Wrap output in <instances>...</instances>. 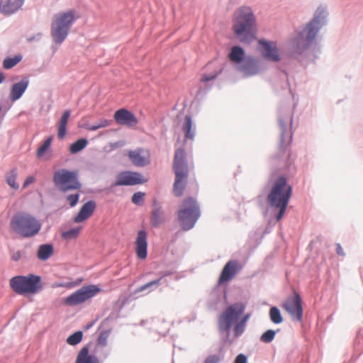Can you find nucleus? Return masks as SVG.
<instances>
[{"instance_id": "473e14b6", "label": "nucleus", "mask_w": 363, "mask_h": 363, "mask_svg": "<svg viewBox=\"0 0 363 363\" xmlns=\"http://www.w3.org/2000/svg\"><path fill=\"white\" fill-rule=\"evenodd\" d=\"M269 317L270 320L275 324H279L283 321L280 311L275 306L270 308Z\"/></svg>"}, {"instance_id": "8fccbe9b", "label": "nucleus", "mask_w": 363, "mask_h": 363, "mask_svg": "<svg viewBox=\"0 0 363 363\" xmlns=\"http://www.w3.org/2000/svg\"><path fill=\"white\" fill-rule=\"evenodd\" d=\"M336 252L339 255H341V256L345 255L343 249L340 244H337V245H336Z\"/></svg>"}, {"instance_id": "3c124183", "label": "nucleus", "mask_w": 363, "mask_h": 363, "mask_svg": "<svg viewBox=\"0 0 363 363\" xmlns=\"http://www.w3.org/2000/svg\"><path fill=\"white\" fill-rule=\"evenodd\" d=\"M86 129L89 130H91V131H95L98 129H99V127L98 125H86L85 127Z\"/></svg>"}, {"instance_id": "20e7f679", "label": "nucleus", "mask_w": 363, "mask_h": 363, "mask_svg": "<svg viewBox=\"0 0 363 363\" xmlns=\"http://www.w3.org/2000/svg\"><path fill=\"white\" fill-rule=\"evenodd\" d=\"M292 193L291 186L287 184L286 178L279 177L274 182L267 199L271 206L279 208L277 220H280L286 211Z\"/></svg>"}, {"instance_id": "c756f323", "label": "nucleus", "mask_w": 363, "mask_h": 363, "mask_svg": "<svg viewBox=\"0 0 363 363\" xmlns=\"http://www.w3.org/2000/svg\"><path fill=\"white\" fill-rule=\"evenodd\" d=\"M244 57L245 52L242 48L240 46H234L232 48L229 54V59L231 62L240 63L242 61Z\"/></svg>"}, {"instance_id": "9b49d317", "label": "nucleus", "mask_w": 363, "mask_h": 363, "mask_svg": "<svg viewBox=\"0 0 363 363\" xmlns=\"http://www.w3.org/2000/svg\"><path fill=\"white\" fill-rule=\"evenodd\" d=\"M101 291L100 288L96 285L83 286L74 293L67 296L65 303L69 306L81 304L89 298L94 297Z\"/></svg>"}, {"instance_id": "412c9836", "label": "nucleus", "mask_w": 363, "mask_h": 363, "mask_svg": "<svg viewBox=\"0 0 363 363\" xmlns=\"http://www.w3.org/2000/svg\"><path fill=\"white\" fill-rule=\"evenodd\" d=\"M28 84L27 79H23L21 82L15 83L11 89L10 99L13 101L19 99L26 90Z\"/></svg>"}, {"instance_id": "a19ab883", "label": "nucleus", "mask_w": 363, "mask_h": 363, "mask_svg": "<svg viewBox=\"0 0 363 363\" xmlns=\"http://www.w3.org/2000/svg\"><path fill=\"white\" fill-rule=\"evenodd\" d=\"M79 199V194L77 193V194L68 195L66 198V200L69 203V204L71 207H74L78 203Z\"/></svg>"}, {"instance_id": "09e8293b", "label": "nucleus", "mask_w": 363, "mask_h": 363, "mask_svg": "<svg viewBox=\"0 0 363 363\" xmlns=\"http://www.w3.org/2000/svg\"><path fill=\"white\" fill-rule=\"evenodd\" d=\"M216 74L211 75V76L203 75V76H202V77L201 79V81H202V82H209V81H211V80L216 79Z\"/></svg>"}, {"instance_id": "1a4fd4ad", "label": "nucleus", "mask_w": 363, "mask_h": 363, "mask_svg": "<svg viewBox=\"0 0 363 363\" xmlns=\"http://www.w3.org/2000/svg\"><path fill=\"white\" fill-rule=\"evenodd\" d=\"M245 311V306L236 303L228 306L218 318V329L220 332L228 331L233 323Z\"/></svg>"}, {"instance_id": "0eeeda50", "label": "nucleus", "mask_w": 363, "mask_h": 363, "mask_svg": "<svg viewBox=\"0 0 363 363\" xmlns=\"http://www.w3.org/2000/svg\"><path fill=\"white\" fill-rule=\"evenodd\" d=\"M200 208L195 199H184L178 211V218L182 228L185 230L192 228L200 217Z\"/></svg>"}, {"instance_id": "f704fd0d", "label": "nucleus", "mask_w": 363, "mask_h": 363, "mask_svg": "<svg viewBox=\"0 0 363 363\" xmlns=\"http://www.w3.org/2000/svg\"><path fill=\"white\" fill-rule=\"evenodd\" d=\"M82 337L83 333L82 331L75 332L68 337L67 339V342L70 345H76L82 341Z\"/></svg>"}, {"instance_id": "de8ad7c7", "label": "nucleus", "mask_w": 363, "mask_h": 363, "mask_svg": "<svg viewBox=\"0 0 363 363\" xmlns=\"http://www.w3.org/2000/svg\"><path fill=\"white\" fill-rule=\"evenodd\" d=\"M235 363H247L246 357L242 354H239L236 357Z\"/></svg>"}, {"instance_id": "9d476101", "label": "nucleus", "mask_w": 363, "mask_h": 363, "mask_svg": "<svg viewBox=\"0 0 363 363\" xmlns=\"http://www.w3.org/2000/svg\"><path fill=\"white\" fill-rule=\"evenodd\" d=\"M101 291L100 288L96 285L83 286L74 293L67 296L65 303L69 306L81 304L89 298L94 297Z\"/></svg>"}, {"instance_id": "ea45409f", "label": "nucleus", "mask_w": 363, "mask_h": 363, "mask_svg": "<svg viewBox=\"0 0 363 363\" xmlns=\"http://www.w3.org/2000/svg\"><path fill=\"white\" fill-rule=\"evenodd\" d=\"M145 195V193L140 191L135 193L132 196V202L136 205H142Z\"/></svg>"}, {"instance_id": "b1692460", "label": "nucleus", "mask_w": 363, "mask_h": 363, "mask_svg": "<svg viewBox=\"0 0 363 363\" xmlns=\"http://www.w3.org/2000/svg\"><path fill=\"white\" fill-rule=\"evenodd\" d=\"M23 1L24 0H8L3 6L0 5V12L6 15L11 14L21 8Z\"/></svg>"}, {"instance_id": "79ce46f5", "label": "nucleus", "mask_w": 363, "mask_h": 363, "mask_svg": "<svg viewBox=\"0 0 363 363\" xmlns=\"http://www.w3.org/2000/svg\"><path fill=\"white\" fill-rule=\"evenodd\" d=\"M245 326L246 325L240 320L233 328L235 336L238 337L242 334L245 331Z\"/></svg>"}, {"instance_id": "c03bdc74", "label": "nucleus", "mask_w": 363, "mask_h": 363, "mask_svg": "<svg viewBox=\"0 0 363 363\" xmlns=\"http://www.w3.org/2000/svg\"><path fill=\"white\" fill-rule=\"evenodd\" d=\"M35 177L33 175L27 177L23 184V188H27L30 184H33L35 182Z\"/></svg>"}, {"instance_id": "dca6fc26", "label": "nucleus", "mask_w": 363, "mask_h": 363, "mask_svg": "<svg viewBox=\"0 0 363 363\" xmlns=\"http://www.w3.org/2000/svg\"><path fill=\"white\" fill-rule=\"evenodd\" d=\"M259 45V51L266 60L273 62L280 60L278 48L274 42L260 40Z\"/></svg>"}, {"instance_id": "39448f33", "label": "nucleus", "mask_w": 363, "mask_h": 363, "mask_svg": "<svg viewBox=\"0 0 363 363\" xmlns=\"http://www.w3.org/2000/svg\"><path fill=\"white\" fill-rule=\"evenodd\" d=\"M173 170L175 174L173 192L176 196L180 197L186 189L189 175L186 153L184 149H178L175 151Z\"/></svg>"}, {"instance_id": "bb28decb", "label": "nucleus", "mask_w": 363, "mask_h": 363, "mask_svg": "<svg viewBox=\"0 0 363 363\" xmlns=\"http://www.w3.org/2000/svg\"><path fill=\"white\" fill-rule=\"evenodd\" d=\"M52 141V136H49L45 140L43 143L37 150L36 156L38 158L44 159L45 160H48L50 158L51 155H47L46 152L49 150Z\"/></svg>"}, {"instance_id": "a211bd4d", "label": "nucleus", "mask_w": 363, "mask_h": 363, "mask_svg": "<svg viewBox=\"0 0 363 363\" xmlns=\"http://www.w3.org/2000/svg\"><path fill=\"white\" fill-rule=\"evenodd\" d=\"M128 157L133 164L137 167H143L150 164V153L148 150L142 148L130 150Z\"/></svg>"}, {"instance_id": "2eb2a0df", "label": "nucleus", "mask_w": 363, "mask_h": 363, "mask_svg": "<svg viewBox=\"0 0 363 363\" xmlns=\"http://www.w3.org/2000/svg\"><path fill=\"white\" fill-rule=\"evenodd\" d=\"M113 118L118 124L129 128H134L138 123V120L135 116L125 108L117 110L114 113Z\"/></svg>"}, {"instance_id": "37998d69", "label": "nucleus", "mask_w": 363, "mask_h": 363, "mask_svg": "<svg viewBox=\"0 0 363 363\" xmlns=\"http://www.w3.org/2000/svg\"><path fill=\"white\" fill-rule=\"evenodd\" d=\"M108 335L109 334L107 331L102 332L98 338V343L101 346L106 345Z\"/></svg>"}, {"instance_id": "a878e982", "label": "nucleus", "mask_w": 363, "mask_h": 363, "mask_svg": "<svg viewBox=\"0 0 363 363\" xmlns=\"http://www.w3.org/2000/svg\"><path fill=\"white\" fill-rule=\"evenodd\" d=\"M182 130L184 133L185 140H194L195 130L193 129V123L190 116H185L182 124Z\"/></svg>"}, {"instance_id": "393cba45", "label": "nucleus", "mask_w": 363, "mask_h": 363, "mask_svg": "<svg viewBox=\"0 0 363 363\" xmlns=\"http://www.w3.org/2000/svg\"><path fill=\"white\" fill-rule=\"evenodd\" d=\"M239 69L247 76L255 74L258 71L257 62L254 59H248L239 67Z\"/></svg>"}, {"instance_id": "e433bc0d", "label": "nucleus", "mask_w": 363, "mask_h": 363, "mask_svg": "<svg viewBox=\"0 0 363 363\" xmlns=\"http://www.w3.org/2000/svg\"><path fill=\"white\" fill-rule=\"evenodd\" d=\"M82 279H78L75 281H68V282H62V283H55L52 285V288H59L64 287L67 289H71L74 286L79 285L82 282Z\"/></svg>"}, {"instance_id": "72a5a7b5", "label": "nucleus", "mask_w": 363, "mask_h": 363, "mask_svg": "<svg viewBox=\"0 0 363 363\" xmlns=\"http://www.w3.org/2000/svg\"><path fill=\"white\" fill-rule=\"evenodd\" d=\"M81 228H82L81 227L74 228L69 229L67 231H64L62 233V237L65 240H72V239L77 238L80 233Z\"/></svg>"}, {"instance_id": "c9c22d12", "label": "nucleus", "mask_w": 363, "mask_h": 363, "mask_svg": "<svg viewBox=\"0 0 363 363\" xmlns=\"http://www.w3.org/2000/svg\"><path fill=\"white\" fill-rule=\"evenodd\" d=\"M21 60V57L15 56L14 57H9L4 60V67L5 69H11L17 65Z\"/></svg>"}, {"instance_id": "58836bf2", "label": "nucleus", "mask_w": 363, "mask_h": 363, "mask_svg": "<svg viewBox=\"0 0 363 363\" xmlns=\"http://www.w3.org/2000/svg\"><path fill=\"white\" fill-rule=\"evenodd\" d=\"M161 280H162V277H160L156 280H153L148 283H146L145 284L138 288L136 290V292H142L152 286H158L160 284Z\"/></svg>"}, {"instance_id": "a18cd8bd", "label": "nucleus", "mask_w": 363, "mask_h": 363, "mask_svg": "<svg viewBox=\"0 0 363 363\" xmlns=\"http://www.w3.org/2000/svg\"><path fill=\"white\" fill-rule=\"evenodd\" d=\"M220 361V358L218 355L213 354L208 356L204 363H218Z\"/></svg>"}, {"instance_id": "5fc2aeb1", "label": "nucleus", "mask_w": 363, "mask_h": 363, "mask_svg": "<svg viewBox=\"0 0 363 363\" xmlns=\"http://www.w3.org/2000/svg\"><path fill=\"white\" fill-rule=\"evenodd\" d=\"M4 80V75L2 72H0V83Z\"/></svg>"}, {"instance_id": "7ed1b4c3", "label": "nucleus", "mask_w": 363, "mask_h": 363, "mask_svg": "<svg viewBox=\"0 0 363 363\" xmlns=\"http://www.w3.org/2000/svg\"><path fill=\"white\" fill-rule=\"evenodd\" d=\"M78 18L74 9H68L53 15L50 34L56 44H62L68 36L71 27Z\"/></svg>"}, {"instance_id": "4468645a", "label": "nucleus", "mask_w": 363, "mask_h": 363, "mask_svg": "<svg viewBox=\"0 0 363 363\" xmlns=\"http://www.w3.org/2000/svg\"><path fill=\"white\" fill-rule=\"evenodd\" d=\"M145 182L143 176L138 172H123L117 175L113 186H132L143 184Z\"/></svg>"}, {"instance_id": "4c0bfd02", "label": "nucleus", "mask_w": 363, "mask_h": 363, "mask_svg": "<svg viewBox=\"0 0 363 363\" xmlns=\"http://www.w3.org/2000/svg\"><path fill=\"white\" fill-rule=\"evenodd\" d=\"M275 335L274 330H268L262 335L260 340L264 343H269L274 340Z\"/></svg>"}, {"instance_id": "c85d7f7f", "label": "nucleus", "mask_w": 363, "mask_h": 363, "mask_svg": "<svg viewBox=\"0 0 363 363\" xmlns=\"http://www.w3.org/2000/svg\"><path fill=\"white\" fill-rule=\"evenodd\" d=\"M71 112L69 110H66L59 122V126H58V130H57V135L58 138L60 139H62L65 138L66 133H67V124L69 120V118L70 117Z\"/></svg>"}, {"instance_id": "49530a36", "label": "nucleus", "mask_w": 363, "mask_h": 363, "mask_svg": "<svg viewBox=\"0 0 363 363\" xmlns=\"http://www.w3.org/2000/svg\"><path fill=\"white\" fill-rule=\"evenodd\" d=\"M111 124V121L107 119H102L99 121L96 124L99 125V128H105Z\"/></svg>"}, {"instance_id": "aec40b11", "label": "nucleus", "mask_w": 363, "mask_h": 363, "mask_svg": "<svg viewBox=\"0 0 363 363\" xmlns=\"http://www.w3.org/2000/svg\"><path fill=\"white\" fill-rule=\"evenodd\" d=\"M96 208V203L94 201H89L85 203L79 210L77 215L74 217L75 223H82L87 220L93 214Z\"/></svg>"}, {"instance_id": "f03ea898", "label": "nucleus", "mask_w": 363, "mask_h": 363, "mask_svg": "<svg viewBox=\"0 0 363 363\" xmlns=\"http://www.w3.org/2000/svg\"><path fill=\"white\" fill-rule=\"evenodd\" d=\"M10 226L17 235L29 238L39 233L42 228V223L33 214L27 211H18L12 216Z\"/></svg>"}, {"instance_id": "6e6552de", "label": "nucleus", "mask_w": 363, "mask_h": 363, "mask_svg": "<svg viewBox=\"0 0 363 363\" xmlns=\"http://www.w3.org/2000/svg\"><path fill=\"white\" fill-rule=\"evenodd\" d=\"M53 182L56 187L62 192L78 190L82 187V184L78 180L77 172L66 169H60L54 173Z\"/></svg>"}, {"instance_id": "2f4dec72", "label": "nucleus", "mask_w": 363, "mask_h": 363, "mask_svg": "<svg viewBox=\"0 0 363 363\" xmlns=\"http://www.w3.org/2000/svg\"><path fill=\"white\" fill-rule=\"evenodd\" d=\"M17 175L18 174L16 169H12L6 175V180L7 184L11 188L13 189H18L19 188V185L16 182Z\"/></svg>"}, {"instance_id": "423d86ee", "label": "nucleus", "mask_w": 363, "mask_h": 363, "mask_svg": "<svg viewBox=\"0 0 363 363\" xmlns=\"http://www.w3.org/2000/svg\"><path fill=\"white\" fill-rule=\"evenodd\" d=\"M9 286L16 294L23 296L35 294L43 288L41 277L33 274L12 277Z\"/></svg>"}, {"instance_id": "5701e85b", "label": "nucleus", "mask_w": 363, "mask_h": 363, "mask_svg": "<svg viewBox=\"0 0 363 363\" xmlns=\"http://www.w3.org/2000/svg\"><path fill=\"white\" fill-rule=\"evenodd\" d=\"M164 213L162 210L161 206L156 202L153 204V208L152 211V216L150 222L152 225L158 227L164 222Z\"/></svg>"}, {"instance_id": "f8f14e48", "label": "nucleus", "mask_w": 363, "mask_h": 363, "mask_svg": "<svg viewBox=\"0 0 363 363\" xmlns=\"http://www.w3.org/2000/svg\"><path fill=\"white\" fill-rule=\"evenodd\" d=\"M301 298L299 294L294 293L293 296L288 297L282 305L283 308L294 318L301 321L303 317Z\"/></svg>"}, {"instance_id": "603ef678", "label": "nucleus", "mask_w": 363, "mask_h": 363, "mask_svg": "<svg viewBox=\"0 0 363 363\" xmlns=\"http://www.w3.org/2000/svg\"><path fill=\"white\" fill-rule=\"evenodd\" d=\"M250 317V314H246L241 320L240 321L242 322L244 324L246 325L247 320H249Z\"/></svg>"}, {"instance_id": "864d4df0", "label": "nucleus", "mask_w": 363, "mask_h": 363, "mask_svg": "<svg viewBox=\"0 0 363 363\" xmlns=\"http://www.w3.org/2000/svg\"><path fill=\"white\" fill-rule=\"evenodd\" d=\"M21 257V253L19 252H17L15 255L13 256V259L14 260H18Z\"/></svg>"}, {"instance_id": "f3484780", "label": "nucleus", "mask_w": 363, "mask_h": 363, "mask_svg": "<svg viewBox=\"0 0 363 363\" xmlns=\"http://www.w3.org/2000/svg\"><path fill=\"white\" fill-rule=\"evenodd\" d=\"M242 266L236 260H230L226 263L219 277L218 283L223 284L231 280L242 269Z\"/></svg>"}, {"instance_id": "ddd939ff", "label": "nucleus", "mask_w": 363, "mask_h": 363, "mask_svg": "<svg viewBox=\"0 0 363 363\" xmlns=\"http://www.w3.org/2000/svg\"><path fill=\"white\" fill-rule=\"evenodd\" d=\"M321 25V18L315 14L313 20L300 34L298 40L304 39L303 47H308L313 42Z\"/></svg>"}, {"instance_id": "cd10ccee", "label": "nucleus", "mask_w": 363, "mask_h": 363, "mask_svg": "<svg viewBox=\"0 0 363 363\" xmlns=\"http://www.w3.org/2000/svg\"><path fill=\"white\" fill-rule=\"evenodd\" d=\"M54 250L53 247L50 244H44L39 246L37 257L40 260L45 261L48 259L52 255Z\"/></svg>"}, {"instance_id": "f257e3e1", "label": "nucleus", "mask_w": 363, "mask_h": 363, "mask_svg": "<svg viewBox=\"0 0 363 363\" xmlns=\"http://www.w3.org/2000/svg\"><path fill=\"white\" fill-rule=\"evenodd\" d=\"M256 18L251 8L242 6L234 14L233 30L242 43H248L255 39Z\"/></svg>"}, {"instance_id": "4be33fe9", "label": "nucleus", "mask_w": 363, "mask_h": 363, "mask_svg": "<svg viewBox=\"0 0 363 363\" xmlns=\"http://www.w3.org/2000/svg\"><path fill=\"white\" fill-rule=\"evenodd\" d=\"M75 363H100V362L96 356L89 353V348L85 346L79 352Z\"/></svg>"}, {"instance_id": "7c9ffc66", "label": "nucleus", "mask_w": 363, "mask_h": 363, "mask_svg": "<svg viewBox=\"0 0 363 363\" xmlns=\"http://www.w3.org/2000/svg\"><path fill=\"white\" fill-rule=\"evenodd\" d=\"M88 144V141L85 138H81L75 141L74 143H72L69 146V150L70 153L72 154H76L81 150H82L84 148L86 147V146Z\"/></svg>"}, {"instance_id": "6ab92c4d", "label": "nucleus", "mask_w": 363, "mask_h": 363, "mask_svg": "<svg viewBox=\"0 0 363 363\" xmlns=\"http://www.w3.org/2000/svg\"><path fill=\"white\" fill-rule=\"evenodd\" d=\"M147 233L145 230H140L138 232L135 240V252L138 258L144 259L147 257Z\"/></svg>"}]
</instances>
